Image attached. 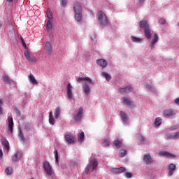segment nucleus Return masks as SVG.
Returning <instances> with one entry per match:
<instances>
[{
  "mask_svg": "<svg viewBox=\"0 0 179 179\" xmlns=\"http://www.w3.org/2000/svg\"><path fill=\"white\" fill-rule=\"evenodd\" d=\"M140 27L143 29L144 35L148 40L152 38V34L150 31V27H149V23L146 20H141L139 22Z\"/></svg>",
  "mask_w": 179,
  "mask_h": 179,
  "instance_id": "1",
  "label": "nucleus"
},
{
  "mask_svg": "<svg viewBox=\"0 0 179 179\" xmlns=\"http://www.w3.org/2000/svg\"><path fill=\"white\" fill-rule=\"evenodd\" d=\"M98 23L100 24L101 27H106V26L108 25V17L106 13L103 11L98 12Z\"/></svg>",
  "mask_w": 179,
  "mask_h": 179,
  "instance_id": "2",
  "label": "nucleus"
},
{
  "mask_svg": "<svg viewBox=\"0 0 179 179\" xmlns=\"http://www.w3.org/2000/svg\"><path fill=\"white\" fill-rule=\"evenodd\" d=\"M43 168L47 176H52V167L51 166V164H50V162L45 161L43 164Z\"/></svg>",
  "mask_w": 179,
  "mask_h": 179,
  "instance_id": "3",
  "label": "nucleus"
},
{
  "mask_svg": "<svg viewBox=\"0 0 179 179\" xmlns=\"http://www.w3.org/2000/svg\"><path fill=\"white\" fill-rule=\"evenodd\" d=\"M25 58L29 61V62H37V58L34 57L29 50L24 51Z\"/></svg>",
  "mask_w": 179,
  "mask_h": 179,
  "instance_id": "4",
  "label": "nucleus"
},
{
  "mask_svg": "<svg viewBox=\"0 0 179 179\" xmlns=\"http://www.w3.org/2000/svg\"><path fill=\"white\" fill-rule=\"evenodd\" d=\"M64 139L68 143L72 144L75 143L76 141V137L71 136V134H66L64 136Z\"/></svg>",
  "mask_w": 179,
  "mask_h": 179,
  "instance_id": "5",
  "label": "nucleus"
},
{
  "mask_svg": "<svg viewBox=\"0 0 179 179\" xmlns=\"http://www.w3.org/2000/svg\"><path fill=\"white\" fill-rule=\"evenodd\" d=\"M82 81L87 82L89 85H94L93 80H92L89 77H80L77 79V82H78V83H82Z\"/></svg>",
  "mask_w": 179,
  "mask_h": 179,
  "instance_id": "6",
  "label": "nucleus"
},
{
  "mask_svg": "<svg viewBox=\"0 0 179 179\" xmlns=\"http://www.w3.org/2000/svg\"><path fill=\"white\" fill-rule=\"evenodd\" d=\"M163 115L164 117H174V115H176V112L171 109H166L163 111Z\"/></svg>",
  "mask_w": 179,
  "mask_h": 179,
  "instance_id": "7",
  "label": "nucleus"
},
{
  "mask_svg": "<svg viewBox=\"0 0 179 179\" xmlns=\"http://www.w3.org/2000/svg\"><path fill=\"white\" fill-rule=\"evenodd\" d=\"M123 102L124 104H126V106H128L129 108H134V107H135V103H134V101H131L128 98L124 97L123 99Z\"/></svg>",
  "mask_w": 179,
  "mask_h": 179,
  "instance_id": "8",
  "label": "nucleus"
},
{
  "mask_svg": "<svg viewBox=\"0 0 179 179\" xmlns=\"http://www.w3.org/2000/svg\"><path fill=\"white\" fill-rule=\"evenodd\" d=\"M134 90V87H132L131 85H128L125 87H121L119 88V92L122 93H129V92H132Z\"/></svg>",
  "mask_w": 179,
  "mask_h": 179,
  "instance_id": "9",
  "label": "nucleus"
},
{
  "mask_svg": "<svg viewBox=\"0 0 179 179\" xmlns=\"http://www.w3.org/2000/svg\"><path fill=\"white\" fill-rule=\"evenodd\" d=\"M126 169L124 166L120 167V168H113L111 169L112 173H114L115 174H121L122 173H125Z\"/></svg>",
  "mask_w": 179,
  "mask_h": 179,
  "instance_id": "10",
  "label": "nucleus"
},
{
  "mask_svg": "<svg viewBox=\"0 0 179 179\" xmlns=\"http://www.w3.org/2000/svg\"><path fill=\"white\" fill-rule=\"evenodd\" d=\"M159 156H163L164 157H171L172 159L176 157L174 154H171L167 151H160L159 152Z\"/></svg>",
  "mask_w": 179,
  "mask_h": 179,
  "instance_id": "11",
  "label": "nucleus"
},
{
  "mask_svg": "<svg viewBox=\"0 0 179 179\" xmlns=\"http://www.w3.org/2000/svg\"><path fill=\"white\" fill-rule=\"evenodd\" d=\"M45 52L50 55L51 52H52V46L51 45V43L47 41L45 44Z\"/></svg>",
  "mask_w": 179,
  "mask_h": 179,
  "instance_id": "12",
  "label": "nucleus"
},
{
  "mask_svg": "<svg viewBox=\"0 0 179 179\" xmlns=\"http://www.w3.org/2000/svg\"><path fill=\"white\" fill-rule=\"evenodd\" d=\"M74 13H80L82 12V5L80 3L76 1L73 5Z\"/></svg>",
  "mask_w": 179,
  "mask_h": 179,
  "instance_id": "13",
  "label": "nucleus"
},
{
  "mask_svg": "<svg viewBox=\"0 0 179 179\" xmlns=\"http://www.w3.org/2000/svg\"><path fill=\"white\" fill-rule=\"evenodd\" d=\"M83 115V108H80L76 116H74V120L80 121Z\"/></svg>",
  "mask_w": 179,
  "mask_h": 179,
  "instance_id": "14",
  "label": "nucleus"
},
{
  "mask_svg": "<svg viewBox=\"0 0 179 179\" xmlns=\"http://www.w3.org/2000/svg\"><path fill=\"white\" fill-rule=\"evenodd\" d=\"M96 64L97 65L101 66V68H106L108 65L107 61H106V59H97Z\"/></svg>",
  "mask_w": 179,
  "mask_h": 179,
  "instance_id": "15",
  "label": "nucleus"
},
{
  "mask_svg": "<svg viewBox=\"0 0 179 179\" xmlns=\"http://www.w3.org/2000/svg\"><path fill=\"white\" fill-rule=\"evenodd\" d=\"M159 41V36H157V34H154V38L152 41L150 43V48L151 50H153L155 48V44Z\"/></svg>",
  "mask_w": 179,
  "mask_h": 179,
  "instance_id": "16",
  "label": "nucleus"
},
{
  "mask_svg": "<svg viewBox=\"0 0 179 179\" xmlns=\"http://www.w3.org/2000/svg\"><path fill=\"white\" fill-rule=\"evenodd\" d=\"M176 164H170L168 166V170H169V173L168 174V176L169 177H171V176H173L175 170H176Z\"/></svg>",
  "mask_w": 179,
  "mask_h": 179,
  "instance_id": "17",
  "label": "nucleus"
},
{
  "mask_svg": "<svg viewBox=\"0 0 179 179\" xmlns=\"http://www.w3.org/2000/svg\"><path fill=\"white\" fill-rule=\"evenodd\" d=\"M8 128H9V131L10 132H13V118L10 116H9L8 117Z\"/></svg>",
  "mask_w": 179,
  "mask_h": 179,
  "instance_id": "18",
  "label": "nucleus"
},
{
  "mask_svg": "<svg viewBox=\"0 0 179 179\" xmlns=\"http://www.w3.org/2000/svg\"><path fill=\"white\" fill-rule=\"evenodd\" d=\"M83 90L85 94H89V93H90V87L87 85V83H83Z\"/></svg>",
  "mask_w": 179,
  "mask_h": 179,
  "instance_id": "19",
  "label": "nucleus"
},
{
  "mask_svg": "<svg viewBox=\"0 0 179 179\" xmlns=\"http://www.w3.org/2000/svg\"><path fill=\"white\" fill-rule=\"evenodd\" d=\"M23 156V153L20 152H17L15 155L12 157L13 162H17L19 159H22V157Z\"/></svg>",
  "mask_w": 179,
  "mask_h": 179,
  "instance_id": "20",
  "label": "nucleus"
},
{
  "mask_svg": "<svg viewBox=\"0 0 179 179\" xmlns=\"http://www.w3.org/2000/svg\"><path fill=\"white\" fill-rule=\"evenodd\" d=\"M91 167H92V171L94 170H96L97 169V166H99V162H97V159H93L90 163Z\"/></svg>",
  "mask_w": 179,
  "mask_h": 179,
  "instance_id": "21",
  "label": "nucleus"
},
{
  "mask_svg": "<svg viewBox=\"0 0 179 179\" xmlns=\"http://www.w3.org/2000/svg\"><path fill=\"white\" fill-rule=\"evenodd\" d=\"M143 160L146 164H150L152 163V157L149 154H145L144 155Z\"/></svg>",
  "mask_w": 179,
  "mask_h": 179,
  "instance_id": "22",
  "label": "nucleus"
},
{
  "mask_svg": "<svg viewBox=\"0 0 179 179\" xmlns=\"http://www.w3.org/2000/svg\"><path fill=\"white\" fill-rule=\"evenodd\" d=\"M28 79L30 83H32V85H38V82H37V80H36V78L34 76H33V74H30Z\"/></svg>",
  "mask_w": 179,
  "mask_h": 179,
  "instance_id": "23",
  "label": "nucleus"
},
{
  "mask_svg": "<svg viewBox=\"0 0 179 179\" xmlns=\"http://www.w3.org/2000/svg\"><path fill=\"white\" fill-rule=\"evenodd\" d=\"M67 96L69 99H72V85H71V83L67 85Z\"/></svg>",
  "mask_w": 179,
  "mask_h": 179,
  "instance_id": "24",
  "label": "nucleus"
},
{
  "mask_svg": "<svg viewBox=\"0 0 179 179\" xmlns=\"http://www.w3.org/2000/svg\"><path fill=\"white\" fill-rule=\"evenodd\" d=\"M120 115L124 122H128V116L124 111L120 112Z\"/></svg>",
  "mask_w": 179,
  "mask_h": 179,
  "instance_id": "25",
  "label": "nucleus"
},
{
  "mask_svg": "<svg viewBox=\"0 0 179 179\" xmlns=\"http://www.w3.org/2000/svg\"><path fill=\"white\" fill-rule=\"evenodd\" d=\"M113 145H115L117 149H121V148H122V141L120 140H115L113 141Z\"/></svg>",
  "mask_w": 179,
  "mask_h": 179,
  "instance_id": "26",
  "label": "nucleus"
},
{
  "mask_svg": "<svg viewBox=\"0 0 179 179\" xmlns=\"http://www.w3.org/2000/svg\"><path fill=\"white\" fill-rule=\"evenodd\" d=\"M49 124H50V125H54V124H55V120L52 115V112L49 113Z\"/></svg>",
  "mask_w": 179,
  "mask_h": 179,
  "instance_id": "27",
  "label": "nucleus"
},
{
  "mask_svg": "<svg viewBox=\"0 0 179 179\" xmlns=\"http://www.w3.org/2000/svg\"><path fill=\"white\" fill-rule=\"evenodd\" d=\"M75 13V20H76V22H80V20H82V12L80 13Z\"/></svg>",
  "mask_w": 179,
  "mask_h": 179,
  "instance_id": "28",
  "label": "nucleus"
},
{
  "mask_svg": "<svg viewBox=\"0 0 179 179\" xmlns=\"http://www.w3.org/2000/svg\"><path fill=\"white\" fill-rule=\"evenodd\" d=\"M101 146H103V148H108V146H110V138H105L103 143H101Z\"/></svg>",
  "mask_w": 179,
  "mask_h": 179,
  "instance_id": "29",
  "label": "nucleus"
},
{
  "mask_svg": "<svg viewBox=\"0 0 179 179\" xmlns=\"http://www.w3.org/2000/svg\"><path fill=\"white\" fill-rule=\"evenodd\" d=\"M46 29L48 31H51L52 30V20H48L46 24Z\"/></svg>",
  "mask_w": 179,
  "mask_h": 179,
  "instance_id": "30",
  "label": "nucleus"
},
{
  "mask_svg": "<svg viewBox=\"0 0 179 179\" xmlns=\"http://www.w3.org/2000/svg\"><path fill=\"white\" fill-rule=\"evenodd\" d=\"M61 115V108L59 106L57 107L55 112V117L56 119L59 118V115Z\"/></svg>",
  "mask_w": 179,
  "mask_h": 179,
  "instance_id": "31",
  "label": "nucleus"
},
{
  "mask_svg": "<svg viewBox=\"0 0 179 179\" xmlns=\"http://www.w3.org/2000/svg\"><path fill=\"white\" fill-rule=\"evenodd\" d=\"M85 141V133L82 131L78 136V141L82 143Z\"/></svg>",
  "mask_w": 179,
  "mask_h": 179,
  "instance_id": "32",
  "label": "nucleus"
},
{
  "mask_svg": "<svg viewBox=\"0 0 179 179\" xmlns=\"http://www.w3.org/2000/svg\"><path fill=\"white\" fill-rule=\"evenodd\" d=\"M18 138H20L21 142H26V138H24V135L23 134V131H22V130L20 131Z\"/></svg>",
  "mask_w": 179,
  "mask_h": 179,
  "instance_id": "33",
  "label": "nucleus"
},
{
  "mask_svg": "<svg viewBox=\"0 0 179 179\" xmlns=\"http://www.w3.org/2000/svg\"><path fill=\"white\" fill-rule=\"evenodd\" d=\"M101 75H102V76H103V78H105L106 80H107L108 82L109 80H111V76H110V74H108L106 72H102Z\"/></svg>",
  "mask_w": 179,
  "mask_h": 179,
  "instance_id": "34",
  "label": "nucleus"
},
{
  "mask_svg": "<svg viewBox=\"0 0 179 179\" xmlns=\"http://www.w3.org/2000/svg\"><path fill=\"white\" fill-rule=\"evenodd\" d=\"M2 143L5 146L6 150H7V152H9V142L7 141L6 139H4V140L2 141Z\"/></svg>",
  "mask_w": 179,
  "mask_h": 179,
  "instance_id": "35",
  "label": "nucleus"
},
{
  "mask_svg": "<svg viewBox=\"0 0 179 179\" xmlns=\"http://www.w3.org/2000/svg\"><path fill=\"white\" fill-rule=\"evenodd\" d=\"M47 17L49 19V20H52V13L51 12V10L50 8L48 9L46 12Z\"/></svg>",
  "mask_w": 179,
  "mask_h": 179,
  "instance_id": "36",
  "label": "nucleus"
},
{
  "mask_svg": "<svg viewBox=\"0 0 179 179\" xmlns=\"http://www.w3.org/2000/svg\"><path fill=\"white\" fill-rule=\"evenodd\" d=\"M7 176H10L13 173V169L12 167H7L5 170Z\"/></svg>",
  "mask_w": 179,
  "mask_h": 179,
  "instance_id": "37",
  "label": "nucleus"
},
{
  "mask_svg": "<svg viewBox=\"0 0 179 179\" xmlns=\"http://www.w3.org/2000/svg\"><path fill=\"white\" fill-rule=\"evenodd\" d=\"M131 41H133V43H141V41H142V38H141L131 36Z\"/></svg>",
  "mask_w": 179,
  "mask_h": 179,
  "instance_id": "38",
  "label": "nucleus"
},
{
  "mask_svg": "<svg viewBox=\"0 0 179 179\" xmlns=\"http://www.w3.org/2000/svg\"><path fill=\"white\" fill-rule=\"evenodd\" d=\"M3 79H4V82H6L8 84L12 83L13 82L8 75L4 76Z\"/></svg>",
  "mask_w": 179,
  "mask_h": 179,
  "instance_id": "39",
  "label": "nucleus"
},
{
  "mask_svg": "<svg viewBox=\"0 0 179 179\" xmlns=\"http://www.w3.org/2000/svg\"><path fill=\"white\" fill-rule=\"evenodd\" d=\"M162 124V117H157L155 119V125L156 127H159Z\"/></svg>",
  "mask_w": 179,
  "mask_h": 179,
  "instance_id": "40",
  "label": "nucleus"
},
{
  "mask_svg": "<svg viewBox=\"0 0 179 179\" xmlns=\"http://www.w3.org/2000/svg\"><path fill=\"white\" fill-rule=\"evenodd\" d=\"M126 155H127L126 150H124V149L120 150V154H119L120 157H124V156H125Z\"/></svg>",
  "mask_w": 179,
  "mask_h": 179,
  "instance_id": "41",
  "label": "nucleus"
},
{
  "mask_svg": "<svg viewBox=\"0 0 179 179\" xmlns=\"http://www.w3.org/2000/svg\"><path fill=\"white\" fill-rule=\"evenodd\" d=\"M166 139H174V134H168L166 135Z\"/></svg>",
  "mask_w": 179,
  "mask_h": 179,
  "instance_id": "42",
  "label": "nucleus"
},
{
  "mask_svg": "<svg viewBox=\"0 0 179 179\" xmlns=\"http://www.w3.org/2000/svg\"><path fill=\"white\" fill-rule=\"evenodd\" d=\"M54 155H55L56 163H58V159H59V157H58V150H55Z\"/></svg>",
  "mask_w": 179,
  "mask_h": 179,
  "instance_id": "43",
  "label": "nucleus"
},
{
  "mask_svg": "<svg viewBox=\"0 0 179 179\" xmlns=\"http://www.w3.org/2000/svg\"><path fill=\"white\" fill-rule=\"evenodd\" d=\"M92 170V166H90V164L85 168V173L87 174H89V171Z\"/></svg>",
  "mask_w": 179,
  "mask_h": 179,
  "instance_id": "44",
  "label": "nucleus"
},
{
  "mask_svg": "<svg viewBox=\"0 0 179 179\" xmlns=\"http://www.w3.org/2000/svg\"><path fill=\"white\" fill-rule=\"evenodd\" d=\"M61 5H62V6H66V5H68V1L67 0H61Z\"/></svg>",
  "mask_w": 179,
  "mask_h": 179,
  "instance_id": "45",
  "label": "nucleus"
},
{
  "mask_svg": "<svg viewBox=\"0 0 179 179\" xmlns=\"http://www.w3.org/2000/svg\"><path fill=\"white\" fill-rule=\"evenodd\" d=\"M124 176L126 177V178H132V173H131L130 172H127L124 174Z\"/></svg>",
  "mask_w": 179,
  "mask_h": 179,
  "instance_id": "46",
  "label": "nucleus"
},
{
  "mask_svg": "<svg viewBox=\"0 0 179 179\" xmlns=\"http://www.w3.org/2000/svg\"><path fill=\"white\" fill-rule=\"evenodd\" d=\"M158 23H159L160 24H164L166 23V19L161 18L160 20H159Z\"/></svg>",
  "mask_w": 179,
  "mask_h": 179,
  "instance_id": "47",
  "label": "nucleus"
},
{
  "mask_svg": "<svg viewBox=\"0 0 179 179\" xmlns=\"http://www.w3.org/2000/svg\"><path fill=\"white\" fill-rule=\"evenodd\" d=\"M21 43L24 48H27V45H26V42H24V39H23V38H21Z\"/></svg>",
  "mask_w": 179,
  "mask_h": 179,
  "instance_id": "48",
  "label": "nucleus"
},
{
  "mask_svg": "<svg viewBox=\"0 0 179 179\" xmlns=\"http://www.w3.org/2000/svg\"><path fill=\"white\" fill-rule=\"evenodd\" d=\"M14 111L15 112V114H17L18 117H20L21 114H20V110H19V109L15 108H14Z\"/></svg>",
  "mask_w": 179,
  "mask_h": 179,
  "instance_id": "49",
  "label": "nucleus"
},
{
  "mask_svg": "<svg viewBox=\"0 0 179 179\" xmlns=\"http://www.w3.org/2000/svg\"><path fill=\"white\" fill-rule=\"evenodd\" d=\"M179 132L173 133V139H178Z\"/></svg>",
  "mask_w": 179,
  "mask_h": 179,
  "instance_id": "50",
  "label": "nucleus"
},
{
  "mask_svg": "<svg viewBox=\"0 0 179 179\" xmlns=\"http://www.w3.org/2000/svg\"><path fill=\"white\" fill-rule=\"evenodd\" d=\"M174 103H176V104L179 105V98H176V99L174 100Z\"/></svg>",
  "mask_w": 179,
  "mask_h": 179,
  "instance_id": "51",
  "label": "nucleus"
},
{
  "mask_svg": "<svg viewBox=\"0 0 179 179\" xmlns=\"http://www.w3.org/2000/svg\"><path fill=\"white\" fill-rule=\"evenodd\" d=\"M140 137H141V142H143V141H145V137H143V136L142 135H141Z\"/></svg>",
  "mask_w": 179,
  "mask_h": 179,
  "instance_id": "52",
  "label": "nucleus"
},
{
  "mask_svg": "<svg viewBox=\"0 0 179 179\" xmlns=\"http://www.w3.org/2000/svg\"><path fill=\"white\" fill-rule=\"evenodd\" d=\"M3 156V153L2 152V150H0V158Z\"/></svg>",
  "mask_w": 179,
  "mask_h": 179,
  "instance_id": "53",
  "label": "nucleus"
},
{
  "mask_svg": "<svg viewBox=\"0 0 179 179\" xmlns=\"http://www.w3.org/2000/svg\"><path fill=\"white\" fill-rule=\"evenodd\" d=\"M148 89H152V85H147Z\"/></svg>",
  "mask_w": 179,
  "mask_h": 179,
  "instance_id": "54",
  "label": "nucleus"
},
{
  "mask_svg": "<svg viewBox=\"0 0 179 179\" xmlns=\"http://www.w3.org/2000/svg\"><path fill=\"white\" fill-rule=\"evenodd\" d=\"M3 103V101L2 99H0V106H2Z\"/></svg>",
  "mask_w": 179,
  "mask_h": 179,
  "instance_id": "55",
  "label": "nucleus"
},
{
  "mask_svg": "<svg viewBox=\"0 0 179 179\" xmlns=\"http://www.w3.org/2000/svg\"><path fill=\"white\" fill-rule=\"evenodd\" d=\"M0 114H3L2 107L0 106Z\"/></svg>",
  "mask_w": 179,
  "mask_h": 179,
  "instance_id": "56",
  "label": "nucleus"
},
{
  "mask_svg": "<svg viewBox=\"0 0 179 179\" xmlns=\"http://www.w3.org/2000/svg\"><path fill=\"white\" fill-rule=\"evenodd\" d=\"M140 3H143V2H145V0H139Z\"/></svg>",
  "mask_w": 179,
  "mask_h": 179,
  "instance_id": "57",
  "label": "nucleus"
},
{
  "mask_svg": "<svg viewBox=\"0 0 179 179\" xmlns=\"http://www.w3.org/2000/svg\"><path fill=\"white\" fill-rule=\"evenodd\" d=\"M6 2H13V0H6Z\"/></svg>",
  "mask_w": 179,
  "mask_h": 179,
  "instance_id": "58",
  "label": "nucleus"
},
{
  "mask_svg": "<svg viewBox=\"0 0 179 179\" xmlns=\"http://www.w3.org/2000/svg\"><path fill=\"white\" fill-rule=\"evenodd\" d=\"M178 26H179V22L178 23Z\"/></svg>",
  "mask_w": 179,
  "mask_h": 179,
  "instance_id": "59",
  "label": "nucleus"
}]
</instances>
